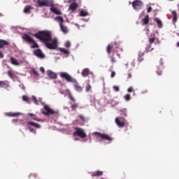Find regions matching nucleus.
Segmentation results:
<instances>
[{"label":"nucleus","instance_id":"obj_29","mask_svg":"<svg viewBox=\"0 0 179 179\" xmlns=\"http://www.w3.org/2000/svg\"><path fill=\"white\" fill-rule=\"evenodd\" d=\"M85 90L87 92H90V90H92V85H90V84H87L85 87Z\"/></svg>","mask_w":179,"mask_h":179},{"label":"nucleus","instance_id":"obj_36","mask_svg":"<svg viewBox=\"0 0 179 179\" xmlns=\"http://www.w3.org/2000/svg\"><path fill=\"white\" fill-rule=\"evenodd\" d=\"M155 38H149V43H150V44H152V43H155Z\"/></svg>","mask_w":179,"mask_h":179},{"label":"nucleus","instance_id":"obj_54","mask_svg":"<svg viewBox=\"0 0 179 179\" xmlns=\"http://www.w3.org/2000/svg\"><path fill=\"white\" fill-rule=\"evenodd\" d=\"M74 141H78V138H74Z\"/></svg>","mask_w":179,"mask_h":179},{"label":"nucleus","instance_id":"obj_1","mask_svg":"<svg viewBox=\"0 0 179 179\" xmlns=\"http://www.w3.org/2000/svg\"><path fill=\"white\" fill-rule=\"evenodd\" d=\"M36 38L41 40L49 50H57L58 47V40L57 38H51V31H41L34 34Z\"/></svg>","mask_w":179,"mask_h":179},{"label":"nucleus","instance_id":"obj_27","mask_svg":"<svg viewBox=\"0 0 179 179\" xmlns=\"http://www.w3.org/2000/svg\"><path fill=\"white\" fill-rule=\"evenodd\" d=\"M99 176H103V172L98 171L96 172V174L92 175L93 177L96 176V177H99Z\"/></svg>","mask_w":179,"mask_h":179},{"label":"nucleus","instance_id":"obj_21","mask_svg":"<svg viewBox=\"0 0 179 179\" xmlns=\"http://www.w3.org/2000/svg\"><path fill=\"white\" fill-rule=\"evenodd\" d=\"M143 24L146 25L149 24V15H146L143 20Z\"/></svg>","mask_w":179,"mask_h":179},{"label":"nucleus","instance_id":"obj_8","mask_svg":"<svg viewBox=\"0 0 179 179\" xmlns=\"http://www.w3.org/2000/svg\"><path fill=\"white\" fill-rule=\"evenodd\" d=\"M115 124L120 128L125 127V119L121 117H117L115 120Z\"/></svg>","mask_w":179,"mask_h":179},{"label":"nucleus","instance_id":"obj_38","mask_svg":"<svg viewBox=\"0 0 179 179\" xmlns=\"http://www.w3.org/2000/svg\"><path fill=\"white\" fill-rule=\"evenodd\" d=\"M8 76H10V78H12V76H13V73H12V71H9L8 72Z\"/></svg>","mask_w":179,"mask_h":179},{"label":"nucleus","instance_id":"obj_23","mask_svg":"<svg viewBox=\"0 0 179 179\" xmlns=\"http://www.w3.org/2000/svg\"><path fill=\"white\" fill-rule=\"evenodd\" d=\"M89 72H90L89 69H85L84 70H83V72H82L83 76H87Z\"/></svg>","mask_w":179,"mask_h":179},{"label":"nucleus","instance_id":"obj_28","mask_svg":"<svg viewBox=\"0 0 179 179\" xmlns=\"http://www.w3.org/2000/svg\"><path fill=\"white\" fill-rule=\"evenodd\" d=\"M30 9H31V7H30V6L25 7L24 9V13H29V12H30Z\"/></svg>","mask_w":179,"mask_h":179},{"label":"nucleus","instance_id":"obj_15","mask_svg":"<svg viewBox=\"0 0 179 179\" xmlns=\"http://www.w3.org/2000/svg\"><path fill=\"white\" fill-rule=\"evenodd\" d=\"M78 8V4L76 3H73L71 5L69 6V10H76Z\"/></svg>","mask_w":179,"mask_h":179},{"label":"nucleus","instance_id":"obj_46","mask_svg":"<svg viewBox=\"0 0 179 179\" xmlns=\"http://www.w3.org/2000/svg\"><path fill=\"white\" fill-rule=\"evenodd\" d=\"M33 73L34 75H38V72H37L36 71H34Z\"/></svg>","mask_w":179,"mask_h":179},{"label":"nucleus","instance_id":"obj_57","mask_svg":"<svg viewBox=\"0 0 179 179\" xmlns=\"http://www.w3.org/2000/svg\"><path fill=\"white\" fill-rule=\"evenodd\" d=\"M169 1H173V0H169Z\"/></svg>","mask_w":179,"mask_h":179},{"label":"nucleus","instance_id":"obj_33","mask_svg":"<svg viewBox=\"0 0 179 179\" xmlns=\"http://www.w3.org/2000/svg\"><path fill=\"white\" fill-rule=\"evenodd\" d=\"M22 100H23V101H29V97H27V96H26V95H24L22 96Z\"/></svg>","mask_w":179,"mask_h":179},{"label":"nucleus","instance_id":"obj_14","mask_svg":"<svg viewBox=\"0 0 179 179\" xmlns=\"http://www.w3.org/2000/svg\"><path fill=\"white\" fill-rule=\"evenodd\" d=\"M23 114L17 112V113H6V115H7V117H17L18 115H22Z\"/></svg>","mask_w":179,"mask_h":179},{"label":"nucleus","instance_id":"obj_50","mask_svg":"<svg viewBox=\"0 0 179 179\" xmlns=\"http://www.w3.org/2000/svg\"><path fill=\"white\" fill-rule=\"evenodd\" d=\"M132 76H131V73L129 74V78H131Z\"/></svg>","mask_w":179,"mask_h":179},{"label":"nucleus","instance_id":"obj_48","mask_svg":"<svg viewBox=\"0 0 179 179\" xmlns=\"http://www.w3.org/2000/svg\"><path fill=\"white\" fill-rule=\"evenodd\" d=\"M3 57V54H2V52H0V58H2Z\"/></svg>","mask_w":179,"mask_h":179},{"label":"nucleus","instance_id":"obj_30","mask_svg":"<svg viewBox=\"0 0 179 179\" xmlns=\"http://www.w3.org/2000/svg\"><path fill=\"white\" fill-rule=\"evenodd\" d=\"M124 99L126 100V101H129V100H131V95L127 94L124 96Z\"/></svg>","mask_w":179,"mask_h":179},{"label":"nucleus","instance_id":"obj_10","mask_svg":"<svg viewBox=\"0 0 179 179\" xmlns=\"http://www.w3.org/2000/svg\"><path fill=\"white\" fill-rule=\"evenodd\" d=\"M34 55L38 57V58H45V55H44V54L40 49H37V50H34Z\"/></svg>","mask_w":179,"mask_h":179},{"label":"nucleus","instance_id":"obj_44","mask_svg":"<svg viewBox=\"0 0 179 179\" xmlns=\"http://www.w3.org/2000/svg\"><path fill=\"white\" fill-rule=\"evenodd\" d=\"M172 14L173 15V16H177V13L176 11H173Z\"/></svg>","mask_w":179,"mask_h":179},{"label":"nucleus","instance_id":"obj_7","mask_svg":"<svg viewBox=\"0 0 179 179\" xmlns=\"http://www.w3.org/2000/svg\"><path fill=\"white\" fill-rule=\"evenodd\" d=\"M59 75L61 78H62L63 79H66L67 82H71V83L75 82V79L72 78V77L67 73L61 72Z\"/></svg>","mask_w":179,"mask_h":179},{"label":"nucleus","instance_id":"obj_17","mask_svg":"<svg viewBox=\"0 0 179 179\" xmlns=\"http://www.w3.org/2000/svg\"><path fill=\"white\" fill-rule=\"evenodd\" d=\"M55 20L59 23V26L64 23V18L61 16H57L55 17Z\"/></svg>","mask_w":179,"mask_h":179},{"label":"nucleus","instance_id":"obj_12","mask_svg":"<svg viewBox=\"0 0 179 179\" xmlns=\"http://www.w3.org/2000/svg\"><path fill=\"white\" fill-rule=\"evenodd\" d=\"M47 75L50 79H57V74L51 70L47 71Z\"/></svg>","mask_w":179,"mask_h":179},{"label":"nucleus","instance_id":"obj_25","mask_svg":"<svg viewBox=\"0 0 179 179\" xmlns=\"http://www.w3.org/2000/svg\"><path fill=\"white\" fill-rule=\"evenodd\" d=\"M87 15H89V13L83 10H81L80 12V16H87Z\"/></svg>","mask_w":179,"mask_h":179},{"label":"nucleus","instance_id":"obj_11","mask_svg":"<svg viewBox=\"0 0 179 179\" xmlns=\"http://www.w3.org/2000/svg\"><path fill=\"white\" fill-rule=\"evenodd\" d=\"M71 83H73L74 89L76 90V92H82V87L79 86V84H78V81H76V80L74 79V81Z\"/></svg>","mask_w":179,"mask_h":179},{"label":"nucleus","instance_id":"obj_16","mask_svg":"<svg viewBox=\"0 0 179 179\" xmlns=\"http://www.w3.org/2000/svg\"><path fill=\"white\" fill-rule=\"evenodd\" d=\"M9 87V82L8 81H0V87Z\"/></svg>","mask_w":179,"mask_h":179},{"label":"nucleus","instance_id":"obj_51","mask_svg":"<svg viewBox=\"0 0 179 179\" xmlns=\"http://www.w3.org/2000/svg\"><path fill=\"white\" fill-rule=\"evenodd\" d=\"M80 118H81V120H83V116L80 115Z\"/></svg>","mask_w":179,"mask_h":179},{"label":"nucleus","instance_id":"obj_41","mask_svg":"<svg viewBox=\"0 0 179 179\" xmlns=\"http://www.w3.org/2000/svg\"><path fill=\"white\" fill-rule=\"evenodd\" d=\"M147 12H148V13H150V12H152V7H149V8L147 9Z\"/></svg>","mask_w":179,"mask_h":179},{"label":"nucleus","instance_id":"obj_40","mask_svg":"<svg viewBox=\"0 0 179 179\" xmlns=\"http://www.w3.org/2000/svg\"><path fill=\"white\" fill-rule=\"evenodd\" d=\"M40 71H41V72H42V73H44V72H45V70L44 69V67H41Z\"/></svg>","mask_w":179,"mask_h":179},{"label":"nucleus","instance_id":"obj_3","mask_svg":"<svg viewBox=\"0 0 179 179\" xmlns=\"http://www.w3.org/2000/svg\"><path fill=\"white\" fill-rule=\"evenodd\" d=\"M22 38L26 41H28L31 44V48H38V44L36 43V41L33 39L30 36L24 35Z\"/></svg>","mask_w":179,"mask_h":179},{"label":"nucleus","instance_id":"obj_22","mask_svg":"<svg viewBox=\"0 0 179 179\" xmlns=\"http://www.w3.org/2000/svg\"><path fill=\"white\" fill-rule=\"evenodd\" d=\"M28 125H31L32 127H35V128H41V126L37 123L33 122H29L27 123Z\"/></svg>","mask_w":179,"mask_h":179},{"label":"nucleus","instance_id":"obj_4","mask_svg":"<svg viewBox=\"0 0 179 179\" xmlns=\"http://www.w3.org/2000/svg\"><path fill=\"white\" fill-rule=\"evenodd\" d=\"M43 109L44 110H43L42 113L43 114H44V115H51V114H57V112L51 109L48 105H44Z\"/></svg>","mask_w":179,"mask_h":179},{"label":"nucleus","instance_id":"obj_32","mask_svg":"<svg viewBox=\"0 0 179 179\" xmlns=\"http://www.w3.org/2000/svg\"><path fill=\"white\" fill-rule=\"evenodd\" d=\"M32 100L34 101L35 104H38V102L37 101V98H36L35 96H32Z\"/></svg>","mask_w":179,"mask_h":179},{"label":"nucleus","instance_id":"obj_53","mask_svg":"<svg viewBox=\"0 0 179 179\" xmlns=\"http://www.w3.org/2000/svg\"><path fill=\"white\" fill-rule=\"evenodd\" d=\"M158 75H162V72H160V73H158Z\"/></svg>","mask_w":179,"mask_h":179},{"label":"nucleus","instance_id":"obj_52","mask_svg":"<svg viewBox=\"0 0 179 179\" xmlns=\"http://www.w3.org/2000/svg\"><path fill=\"white\" fill-rule=\"evenodd\" d=\"M76 25L78 27V29H79V25H78V24H76Z\"/></svg>","mask_w":179,"mask_h":179},{"label":"nucleus","instance_id":"obj_2","mask_svg":"<svg viewBox=\"0 0 179 179\" xmlns=\"http://www.w3.org/2000/svg\"><path fill=\"white\" fill-rule=\"evenodd\" d=\"M39 6H50V10L55 15H62L61 10L54 6V2L51 0H38Z\"/></svg>","mask_w":179,"mask_h":179},{"label":"nucleus","instance_id":"obj_42","mask_svg":"<svg viewBox=\"0 0 179 179\" xmlns=\"http://www.w3.org/2000/svg\"><path fill=\"white\" fill-rule=\"evenodd\" d=\"M173 22H177V15H173Z\"/></svg>","mask_w":179,"mask_h":179},{"label":"nucleus","instance_id":"obj_5","mask_svg":"<svg viewBox=\"0 0 179 179\" xmlns=\"http://www.w3.org/2000/svg\"><path fill=\"white\" fill-rule=\"evenodd\" d=\"M93 135H95L96 139H106V141H113V138L107 134H101L99 132H94Z\"/></svg>","mask_w":179,"mask_h":179},{"label":"nucleus","instance_id":"obj_35","mask_svg":"<svg viewBox=\"0 0 179 179\" xmlns=\"http://www.w3.org/2000/svg\"><path fill=\"white\" fill-rule=\"evenodd\" d=\"M113 89L115 92H120V87L114 85Z\"/></svg>","mask_w":179,"mask_h":179},{"label":"nucleus","instance_id":"obj_24","mask_svg":"<svg viewBox=\"0 0 179 179\" xmlns=\"http://www.w3.org/2000/svg\"><path fill=\"white\" fill-rule=\"evenodd\" d=\"M60 52H63V54H69V51L65 48H59Z\"/></svg>","mask_w":179,"mask_h":179},{"label":"nucleus","instance_id":"obj_45","mask_svg":"<svg viewBox=\"0 0 179 179\" xmlns=\"http://www.w3.org/2000/svg\"><path fill=\"white\" fill-rule=\"evenodd\" d=\"M28 115L29 117H34V115L33 113H28Z\"/></svg>","mask_w":179,"mask_h":179},{"label":"nucleus","instance_id":"obj_56","mask_svg":"<svg viewBox=\"0 0 179 179\" xmlns=\"http://www.w3.org/2000/svg\"><path fill=\"white\" fill-rule=\"evenodd\" d=\"M126 66H128V64H126Z\"/></svg>","mask_w":179,"mask_h":179},{"label":"nucleus","instance_id":"obj_19","mask_svg":"<svg viewBox=\"0 0 179 179\" xmlns=\"http://www.w3.org/2000/svg\"><path fill=\"white\" fill-rule=\"evenodd\" d=\"M5 45H9V43L6 41L0 40V48H3Z\"/></svg>","mask_w":179,"mask_h":179},{"label":"nucleus","instance_id":"obj_34","mask_svg":"<svg viewBox=\"0 0 179 179\" xmlns=\"http://www.w3.org/2000/svg\"><path fill=\"white\" fill-rule=\"evenodd\" d=\"M107 52L110 54L111 52V45H108L107 47Z\"/></svg>","mask_w":179,"mask_h":179},{"label":"nucleus","instance_id":"obj_37","mask_svg":"<svg viewBox=\"0 0 179 179\" xmlns=\"http://www.w3.org/2000/svg\"><path fill=\"white\" fill-rule=\"evenodd\" d=\"M133 90H134V88H132V87H130L128 88L127 92L129 93H131V92H133Z\"/></svg>","mask_w":179,"mask_h":179},{"label":"nucleus","instance_id":"obj_18","mask_svg":"<svg viewBox=\"0 0 179 179\" xmlns=\"http://www.w3.org/2000/svg\"><path fill=\"white\" fill-rule=\"evenodd\" d=\"M10 62L13 65H15V66H19V65H20V64H19V62H17V60H16V59H15L14 57H10Z\"/></svg>","mask_w":179,"mask_h":179},{"label":"nucleus","instance_id":"obj_55","mask_svg":"<svg viewBox=\"0 0 179 179\" xmlns=\"http://www.w3.org/2000/svg\"><path fill=\"white\" fill-rule=\"evenodd\" d=\"M57 82H58L59 83H61V81H59V80H58Z\"/></svg>","mask_w":179,"mask_h":179},{"label":"nucleus","instance_id":"obj_6","mask_svg":"<svg viewBox=\"0 0 179 179\" xmlns=\"http://www.w3.org/2000/svg\"><path fill=\"white\" fill-rule=\"evenodd\" d=\"M73 136H80V138H86V133L80 128H76V131L73 133Z\"/></svg>","mask_w":179,"mask_h":179},{"label":"nucleus","instance_id":"obj_26","mask_svg":"<svg viewBox=\"0 0 179 179\" xmlns=\"http://www.w3.org/2000/svg\"><path fill=\"white\" fill-rule=\"evenodd\" d=\"M69 98L70 99V100H71V101H76V99H75V98H73V96H72L71 91H69Z\"/></svg>","mask_w":179,"mask_h":179},{"label":"nucleus","instance_id":"obj_43","mask_svg":"<svg viewBox=\"0 0 179 179\" xmlns=\"http://www.w3.org/2000/svg\"><path fill=\"white\" fill-rule=\"evenodd\" d=\"M114 76H115V73L113 71L111 73V78H114Z\"/></svg>","mask_w":179,"mask_h":179},{"label":"nucleus","instance_id":"obj_20","mask_svg":"<svg viewBox=\"0 0 179 179\" xmlns=\"http://www.w3.org/2000/svg\"><path fill=\"white\" fill-rule=\"evenodd\" d=\"M155 22H156V23H157L158 24V27L159 29H162V27H163V24L162 23V20H160V19L159 18H155Z\"/></svg>","mask_w":179,"mask_h":179},{"label":"nucleus","instance_id":"obj_9","mask_svg":"<svg viewBox=\"0 0 179 179\" xmlns=\"http://www.w3.org/2000/svg\"><path fill=\"white\" fill-rule=\"evenodd\" d=\"M132 6L135 10H139V9L142 8V2L139 0H136L133 1Z\"/></svg>","mask_w":179,"mask_h":179},{"label":"nucleus","instance_id":"obj_47","mask_svg":"<svg viewBox=\"0 0 179 179\" xmlns=\"http://www.w3.org/2000/svg\"><path fill=\"white\" fill-rule=\"evenodd\" d=\"M28 129H29V131H30L31 132H33V129H31V127H28Z\"/></svg>","mask_w":179,"mask_h":179},{"label":"nucleus","instance_id":"obj_31","mask_svg":"<svg viewBox=\"0 0 179 179\" xmlns=\"http://www.w3.org/2000/svg\"><path fill=\"white\" fill-rule=\"evenodd\" d=\"M64 47H66V48H69V47H71V42L69 41H67L64 43Z\"/></svg>","mask_w":179,"mask_h":179},{"label":"nucleus","instance_id":"obj_13","mask_svg":"<svg viewBox=\"0 0 179 179\" xmlns=\"http://www.w3.org/2000/svg\"><path fill=\"white\" fill-rule=\"evenodd\" d=\"M60 29L62 33H64V34H66V33L69 31V29H68V27L64 24H60Z\"/></svg>","mask_w":179,"mask_h":179},{"label":"nucleus","instance_id":"obj_49","mask_svg":"<svg viewBox=\"0 0 179 179\" xmlns=\"http://www.w3.org/2000/svg\"><path fill=\"white\" fill-rule=\"evenodd\" d=\"M111 62H113V63L115 62V60H114V58L111 59Z\"/></svg>","mask_w":179,"mask_h":179},{"label":"nucleus","instance_id":"obj_39","mask_svg":"<svg viewBox=\"0 0 179 179\" xmlns=\"http://www.w3.org/2000/svg\"><path fill=\"white\" fill-rule=\"evenodd\" d=\"M71 108H78V103H76L74 105H71Z\"/></svg>","mask_w":179,"mask_h":179}]
</instances>
